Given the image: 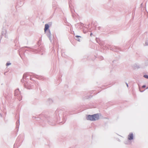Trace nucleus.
<instances>
[{
  "label": "nucleus",
  "instance_id": "1",
  "mask_svg": "<svg viewBox=\"0 0 148 148\" xmlns=\"http://www.w3.org/2000/svg\"><path fill=\"white\" fill-rule=\"evenodd\" d=\"M99 116L98 114H96L92 115H89L87 117L88 120L92 121H94L99 119Z\"/></svg>",
  "mask_w": 148,
  "mask_h": 148
},
{
  "label": "nucleus",
  "instance_id": "2",
  "mask_svg": "<svg viewBox=\"0 0 148 148\" xmlns=\"http://www.w3.org/2000/svg\"><path fill=\"white\" fill-rule=\"evenodd\" d=\"M133 134L132 133H130L128 136V139L129 140H132L133 139Z\"/></svg>",
  "mask_w": 148,
  "mask_h": 148
},
{
  "label": "nucleus",
  "instance_id": "3",
  "mask_svg": "<svg viewBox=\"0 0 148 148\" xmlns=\"http://www.w3.org/2000/svg\"><path fill=\"white\" fill-rule=\"evenodd\" d=\"M49 26L47 24H46L45 25V27L44 29L45 32H46V31L49 28Z\"/></svg>",
  "mask_w": 148,
  "mask_h": 148
},
{
  "label": "nucleus",
  "instance_id": "4",
  "mask_svg": "<svg viewBox=\"0 0 148 148\" xmlns=\"http://www.w3.org/2000/svg\"><path fill=\"white\" fill-rule=\"evenodd\" d=\"M144 77L148 79V76L147 75H145Z\"/></svg>",
  "mask_w": 148,
  "mask_h": 148
},
{
  "label": "nucleus",
  "instance_id": "5",
  "mask_svg": "<svg viewBox=\"0 0 148 148\" xmlns=\"http://www.w3.org/2000/svg\"><path fill=\"white\" fill-rule=\"evenodd\" d=\"M10 63H7L6 64V65H7V66H8V65H10Z\"/></svg>",
  "mask_w": 148,
  "mask_h": 148
},
{
  "label": "nucleus",
  "instance_id": "6",
  "mask_svg": "<svg viewBox=\"0 0 148 148\" xmlns=\"http://www.w3.org/2000/svg\"><path fill=\"white\" fill-rule=\"evenodd\" d=\"M145 86L144 85L142 87L143 88H145Z\"/></svg>",
  "mask_w": 148,
  "mask_h": 148
},
{
  "label": "nucleus",
  "instance_id": "7",
  "mask_svg": "<svg viewBox=\"0 0 148 148\" xmlns=\"http://www.w3.org/2000/svg\"><path fill=\"white\" fill-rule=\"evenodd\" d=\"M92 33H90V36H91V35H92Z\"/></svg>",
  "mask_w": 148,
  "mask_h": 148
},
{
  "label": "nucleus",
  "instance_id": "8",
  "mask_svg": "<svg viewBox=\"0 0 148 148\" xmlns=\"http://www.w3.org/2000/svg\"><path fill=\"white\" fill-rule=\"evenodd\" d=\"M76 37H78L79 36H76Z\"/></svg>",
  "mask_w": 148,
  "mask_h": 148
}]
</instances>
